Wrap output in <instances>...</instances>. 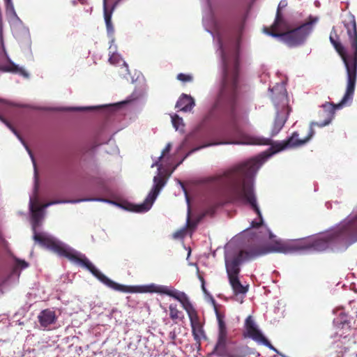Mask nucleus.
<instances>
[{"instance_id":"1","label":"nucleus","mask_w":357,"mask_h":357,"mask_svg":"<svg viewBox=\"0 0 357 357\" xmlns=\"http://www.w3.org/2000/svg\"><path fill=\"white\" fill-rule=\"evenodd\" d=\"M244 20L227 22L218 19L215 28L218 34V43L223 63V76L220 91L213 108L224 112L229 120V132L233 137L242 135L238 124L241 109V86L239 81V50L236 46L229 54L225 52L222 42L226 30L240 33L243 31Z\"/></svg>"},{"instance_id":"2","label":"nucleus","mask_w":357,"mask_h":357,"mask_svg":"<svg viewBox=\"0 0 357 357\" xmlns=\"http://www.w3.org/2000/svg\"><path fill=\"white\" fill-rule=\"evenodd\" d=\"M261 165V160L253 158L226 171L218 178L229 202L249 205L257 214L259 221H252L251 227L258 228L263 223L254 188V178Z\"/></svg>"},{"instance_id":"3","label":"nucleus","mask_w":357,"mask_h":357,"mask_svg":"<svg viewBox=\"0 0 357 357\" xmlns=\"http://www.w3.org/2000/svg\"><path fill=\"white\" fill-rule=\"evenodd\" d=\"M330 41L337 52L340 55L347 68V86L344 97L340 102L337 104L326 102L323 105V107L326 112L327 118L321 123L312 122L307 135L305 137L302 139L298 138V132H294L287 140L279 142L272 145L271 149L273 153H277L289 148L303 146L306 144L314 134V126L323 127L329 124L334 116L335 111L342 108L349 100L352 98L356 80L357 59H349L344 46L340 42L335 40L332 34L330 36Z\"/></svg>"},{"instance_id":"4","label":"nucleus","mask_w":357,"mask_h":357,"mask_svg":"<svg viewBox=\"0 0 357 357\" xmlns=\"http://www.w3.org/2000/svg\"><path fill=\"white\" fill-rule=\"evenodd\" d=\"M79 200L73 201H61L54 200L47 202L42 206H39V202L37 198L35 200L30 199V210L31 211L32 225L33 230V240L37 242L40 246L46 248L60 257H63L68 259L70 261L85 267L89 271L93 264L85 257V255L77 253L70 248L68 247L62 242L56 240L54 237L43 232H37L36 227L38 226L41 219V212L44 208L48 206L65 202L75 203Z\"/></svg>"},{"instance_id":"5","label":"nucleus","mask_w":357,"mask_h":357,"mask_svg":"<svg viewBox=\"0 0 357 357\" xmlns=\"http://www.w3.org/2000/svg\"><path fill=\"white\" fill-rule=\"evenodd\" d=\"M357 241V217L340 227L321 234L311 242H300V250L323 251L339 241Z\"/></svg>"},{"instance_id":"6","label":"nucleus","mask_w":357,"mask_h":357,"mask_svg":"<svg viewBox=\"0 0 357 357\" xmlns=\"http://www.w3.org/2000/svg\"><path fill=\"white\" fill-rule=\"evenodd\" d=\"M91 266L89 271L97 278L101 282L109 287V288L114 289L116 291H122V292H137V293H146V292H155L160 294H165L169 296L174 298L178 291L176 289H174L169 287L165 285H157L154 284H151L149 285H144V286H126L123 284H120L116 283L112 281L107 276H105L103 273H102L99 270H98L93 264L89 265Z\"/></svg>"},{"instance_id":"7","label":"nucleus","mask_w":357,"mask_h":357,"mask_svg":"<svg viewBox=\"0 0 357 357\" xmlns=\"http://www.w3.org/2000/svg\"><path fill=\"white\" fill-rule=\"evenodd\" d=\"M267 251L259 245H248L240 250L236 256L230 261H226V270L228 279L238 277L240 266L243 261H250L264 255Z\"/></svg>"},{"instance_id":"8","label":"nucleus","mask_w":357,"mask_h":357,"mask_svg":"<svg viewBox=\"0 0 357 357\" xmlns=\"http://www.w3.org/2000/svg\"><path fill=\"white\" fill-rule=\"evenodd\" d=\"M316 19L310 17V21L301 26L283 33H271L273 37L280 38L282 41L289 46L301 44L312 30L313 24Z\"/></svg>"},{"instance_id":"9","label":"nucleus","mask_w":357,"mask_h":357,"mask_svg":"<svg viewBox=\"0 0 357 357\" xmlns=\"http://www.w3.org/2000/svg\"><path fill=\"white\" fill-rule=\"evenodd\" d=\"M153 188L143 203L137 205L128 204V206L126 207V208L137 213L148 211L152 206L161 189L166 184V178L163 176H156L153 178Z\"/></svg>"},{"instance_id":"10","label":"nucleus","mask_w":357,"mask_h":357,"mask_svg":"<svg viewBox=\"0 0 357 357\" xmlns=\"http://www.w3.org/2000/svg\"><path fill=\"white\" fill-rule=\"evenodd\" d=\"M215 315L218 321L217 341L213 353L217 354L227 347L229 341V332L225 320V315L215 309Z\"/></svg>"},{"instance_id":"11","label":"nucleus","mask_w":357,"mask_h":357,"mask_svg":"<svg viewBox=\"0 0 357 357\" xmlns=\"http://www.w3.org/2000/svg\"><path fill=\"white\" fill-rule=\"evenodd\" d=\"M342 23L347 30L351 47L354 50L352 55L347 56L349 59H357V26L354 15L351 13L347 14Z\"/></svg>"},{"instance_id":"12","label":"nucleus","mask_w":357,"mask_h":357,"mask_svg":"<svg viewBox=\"0 0 357 357\" xmlns=\"http://www.w3.org/2000/svg\"><path fill=\"white\" fill-rule=\"evenodd\" d=\"M245 328L249 337L259 343H261L268 347L271 349L278 352L277 349L270 343V342L258 329L252 316L250 315L246 318L245 321Z\"/></svg>"},{"instance_id":"13","label":"nucleus","mask_w":357,"mask_h":357,"mask_svg":"<svg viewBox=\"0 0 357 357\" xmlns=\"http://www.w3.org/2000/svg\"><path fill=\"white\" fill-rule=\"evenodd\" d=\"M253 245H259L263 247L267 251V252L265 255L268 254L270 252L288 253L300 250L299 241H293L290 243L283 241H275L271 243L268 247H265L259 243H254Z\"/></svg>"},{"instance_id":"14","label":"nucleus","mask_w":357,"mask_h":357,"mask_svg":"<svg viewBox=\"0 0 357 357\" xmlns=\"http://www.w3.org/2000/svg\"><path fill=\"white\" fill-rule=\"evenodd\" d=\"M221 357H246L250 354V349L248 346L242 344H234L229 349L224 348L223 351H220L216 354Z\"/></svg>"},{"instance_id":"15","label":"nucleus","mask_w":357,"mask_h":357,"mask_svg":"<svg viewBox=\"0 0 357 357\" xmlns=\"http://www.w3.org/2000/svg\"><path fill=\"white\" fill-rule=\"evenodd\" d=\"M289 30V26L285 19L283 17L282 12L277 10L275 19L272 26L264 27V31L268 35L272 36L271 33H283Z\"/></svg>"},{"instance_id":"16","label":"nucleus","mask_w":357,"mask_h":357,"mask_svg":"<svg viewBox=\"0 0 357 357\" xmlns=\"http://www.w3.org/2000/svg\"><path fill=\"white\" fill-rule=\"evenodd\" d=\"M174 298L181 303L183 309L187 312L189 318L197 314L196 310L194 309L192 305L190 302L188 297L184 292L178 291Z\"/></svg>"},{"instance_id":"17","label":"nucleus","mask_w":357,"mask_h":357,"mask_svg":"<svg viewBox=\"0 0 357 357\" xmlns=\"http://www.w3.org/2000/svg\"><path fill=\"white\" fill-rule=\"evenodd\" d=\"M38 318L41 326L47 327L55 322L56 314L54 311L45 309L40 313Z\"/></svg>"},{"instance_id":"18","label":"nucleus","mask_w":357,"mask_h":357,"mask_svg":"<svg viewBox=\"0 0 357 357\" xmlns=\"http://www.w3.org/2000/svg\"><path fill=\"white\" fill-rule=\"evenodd\" d=\"M195 106L194 99L186 94H183L176 102V107L183 112H189Z\"/></svg>"},{"instance_id":"19","label":"nucleus","mask_w":357,"mask_h":357,"mask_svg":"<svg viewBox=\"0 0 357 357\" xmlns=\"http://www.w3.org/2000/svg\"><path fill=\"white\" fill-rule=\"evenodd\" d=\"M189 319L192 327V333L194 336V339L197 341H199L200 340V337L204 335V331L199 321L198 315L197 314Z\"/></svg>"},{"instance_id":"20","label":"nucleus","mask_w":357,"mask_h":357,"mask_svg":"<svg viewBox=\"0 0 357 357\" xmlns=\"http://www.w3.org/2000/svg\"><path fill=\"white\" fill-rule=\"evenodd\" d=\"M229 281L235 294H245L248 291V286H243L238 277L231 278L229 279Z\"/></svg>"},{"instance_id":"21","label":"nucleus","mask_w":357,"mask_h":357,"mask_svg":"<svg viewBox=\"0 0 357 357\" xmlns=\"http://www.w3.org/2000/svg\"><path fill=\"white\" fill-rule=\"evenodd\" d=\"M117 2L114 5L112 10L108 11L106 6V0L104 1V17L105 20V24L107 26V31L109 33H112L114 31V28L112 24V13L116 6Z\"/></svg>"},{"instance_id":"22","label":"nucleus","mask_w":357,"mask_h":357,"mask_svg":"<svg viewBox=\"0 0 357 357\" xmlns=\"http://www.w3.org/2000/svg\"><path fill=\"white\" fill-rule=\"evenodd\" d=\"M286 120V117L284 116H280L279 114L276 116L271 131L272 136L276 135L282 130Z\"/></svg>"},{"instance_id":"23","label":"nucleus","mask_w":357,"mask_h":357,"mask_svg":"<svg viewBox=\"0 0 357 357\" xmlns=\"http://www.w3.org/2000/svg\"><path fill=\"white\" fill-rule=\"evenodd\" d=\"M169 317L174 321L175 324H177V320H182L183 319V314L181 311L178 310L176 305L171 304L169 306Z\"/></svg>"},{"instance_id":"24","label":"nucleus","mask_w":357,"mask_h":357,"mask_svg":"<svg viewBox=\"0 0 357 357\" xmlns=\"http://www.w3.org/2000/svg\"><path fill=\"white\" fill-rule=\"evenodd\" d=\"M5 70L8 72L17 73L23 75L25 77H28V73L22 68L19 67L13 63H10L8 65L5 66Z\"/></svg>"},{"instance_id":"25","label":"nucleus","mask_w":357,"mask_h":357,"mask_svg":"<svg viewBox=\"0 0 357 357\" xmlns=\"http://www.w3.org/2000/svg\"><path fill=\"white\" fill-rule=\"evenodd\" d=\"M172 148V144L170 143H168L165 148L162 150L161 155L159 157L158 160L156 161L155 163L152 165V167L154 166L158 167V169H160L161 168L162 165L160 163V161L161 159L167 154L168 153Z\"/></svg>"},{"instance_id":"26","label":"nucleus","mask_w":357,"mask_h":357,"mask_svg":"<svg viewBox=\"0 0 357 357\" xmlns=\"http://www.w3.org/2000/svg\"><path fill=\"white\" fill-rule=\"evenodd\" d=\"M198 225V221H195L190 220V207L188 208V217H187V222H186V227L191 230L195 229Z\"/></svg>"},{"instance_id":"27","label":"nucleus","mask_w":357,"mask_h":357,"mask_svg":"<svg viewBox=\"0 0 357 357\" xmlns=\"http://www.w3.org/2000/svg\"><path fill=\"white\" fill-rule=\"evenodd\" d=\"M172 123L174 127L178 130L180 128V125L183 124V119L180 118L178 115H174L172 116Z\"/></svg>"},{"instance_id":"28","label":"nucleus","mask_w":357,"mask_h":357,"mask_svg":"<svg viewBox=\"0 0 357 357\" xmlns=\"http://www.w3.org/2000/svg\"><path fill=\"white\" fill-rule=\"evenodd\" d=\"M121 61V59L118 54H112L109 58V62L113 65L119 63Z\"/></svg>"},{"instance_id":"29","label":"nucleus","mask_w":357,"mask_h":357,"mask_svg":"<svg viewBox=\"0 0 357 357\" xmlns=\"http://www.w3.org/2000/svg\"><path fill=\"white\" fill-rule=\"evenodd\" d=\"M5 1L7 11L10 12L13 15L17 17V14L11 0H5Z\"/></svg>"},{"instance_id":"30","label":"nucleus","mask_w":357,"mask_h":357,"mask_svg":"<svg viewBox=\"0 0 357 357\" xmlns=\"http://www.w3.org/2000/svg\"><path fill=\"white\" fill-rule=\"evenodd\" d=\"M177 79L181 82H191L192 80V77L190 75H185L183 73H179L177 75Z\"/></svg>"},{"instance_id":"31","label":"nucleus","mask_w":357,"mask_h":357,"mask_svg":"<svg viewBox=\"0 0 357 357\" xmlns=\"http://www.w3.org/2000/svg\"><path fill=\"white\" fill-rule=\"evenodd\" d=\"M185 235V229H181L179 231H177L176 232H175L174 234V237L175 238H183Z\"/></svg>"},{"instance_id":"32","label":"nucleus","mask_w":357,"mask_h":357,"mask_svg":"<svg viewBox=\"0 0 357 357\" xmlns=\"http://www.w3.org/2000/svg\"><path fill=\"white\" fill-rule=\"evenodd\" d=\"M16 264H17V266L20 267L21 268H25L28 267V266H29V264L26 261H25L24 260H21V259H17Z\"/></svg>"},{"instance_id":"33","label":"nucleus","mask_w":357,"mask_h":357,"mask_svg":"<svg viewBox=\"0 0 357 357\" xmlns=\"http://www.w3.org/2000/svg\"><path fill=\"white\" fill-rule=\"evenodd\" d=\"M257 142H255L257 144H264V145H268L271 144V140L270 139H257Z\"/></svg>"},{"instance_id":"34","label":"nucleus","mask_w":357,"mask_h":357,"mask_svg":"<svg viewBox=\"0 0 357 357\" xmlns=\"http://www.w3.org/2000/svg\"><path fill=\"white\" fill-rule=\"evenodd\" d=\"M83 200L84 201H100V202H104L114 203L113 202H111L105 198L86 199H83Z\"/></svg>"},{"instance_id":"35","label":"nucleus","mask_w":357,"mask_h":357,"mask_svg":"<svg viewBox=\"0 0 357 357\" xmlns=\"http://www.w3.org/2000/svg\"><path fill=\"white\" fill-rule=\"evenodd\" d=\"M199 279L200 280V281L202 282V289L204 293H206V289L205 287V281H204V278L202 275H199Z\"/></svg>"},{"instance_id":"36","label":"nucleus","mask_w":357,"mask_h":357,"mask_svg":"<svg viewBox=\"0 0 357 357\" xmlns=\"http://www.w3.org/2000/svg\"><path fill=\"white\" fill-rule=\"evenodd\" d=\"M287 6V2L286 1H281L280 3H279V5L278 6V9L277 10H280V12H281V10L282 8H284L285 6Z\"/></svg>"},{"instance_id":"37","label":"nucleus","mask_w":357,"mask_h":357,"mask_svg":"<svg viewBox=\"0 0 357 357\" xmlns=\"http://www.w3.org/2000/svg\"><path fill=\"white\" fill-rule=\"evenodd\" d=\"M228 142H216V143H211V144H206L205 146H203L202 147H206V146H211V145H217V144H227Z\"/></svg>"},{"instance_id":"38","label":"nucleus","mask_w":357,"mask_h":357,"mask_svg":"<svg viewBox=\"0 0 357 357\" xmlns=\"http://www.w3.org/2000/svg\"><path fill=\"white\" fill-rule=\"evenodd\" d=\"M204 216V214L202 215H199L198 218H197L195 220H194L195 221H198V223L200 222V220L203 218V217Z\"/></svg>"},{"instance_id":"39","label":"nucleus","mask_w":357,"mask_h":357,"mask_svg":"<svg viewBox=\"0 0 357 357\" xmlns=\"http://www.w3.org/2000/svg\"><path fill=\"white\" fill-rule=\"evenodd\" d=\"M0 120L1 121H3V123H5L6 125H8V126L9 125L8 123L6 121V120L3 116H1V115H0Z\"/></svg>"},{"instance_id":"40","label":"nucleus","mask_w":357,"mask_h":357,"mask_svg":"<svg viewBox=\"0 0 357 357\" xmlns=\"http://www.w3.org/2000/svg\"><path fill=\"white\" fill-rule=\"evenodd\" d=\"M27 150H28L29 153L30 154L31 157L33 158V156H32V155H31V151H30V150H29L28 149H27Z\"/></svg>"},{"instance_id":"41","label":"nucleus","mask_w":357,"mask_h":357,"mask_svg":"<svg viewBox=\"0 0 357 357\" xmlns=\"http://www.w3.org/2000/svg\"><path fill=\"white\" fill-rule=\"evenodd\" d=\"M123 65L127 67V65H126V62H123Z\"/></svg>"}]
</instances>
